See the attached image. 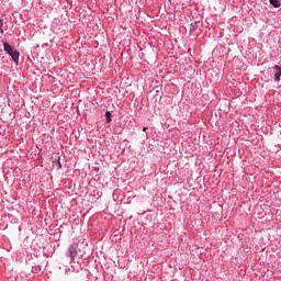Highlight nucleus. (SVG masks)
Returning <instances> with one entry per match:
<instances>
[{"label":"nucleus","instance_id":"20e7f679","mask_svg":"<svg viewBox=\"0 0 281 281\" xmlns=\"http://www.w3.org/2000/svg\"><path fill=\"white\" fill-rule=\"evenodd\" d=\"M270 3L273 8H280L281 5L280 0H270Z\"/></svg>","mask_w":281,"mask_h":281},{"label":"nucleus","instance_id":"423d86ee","mask_svg":"<svg viewBox=\"0 0 281 281\" xmlns=\"http://www.w3.org/2000/svg\"><path fill=\"white\" fill-rule=\"evenodd\" d=\"M0 32L3 34V20L0 19Z\"/></svg>","mask_w":281,"mask_h":281},{"label":"nucleus","instance_id":"39448f33","mask_svg":"<svg viewBox=\"0 0 281 281\" xmlns=\"http://www.w3.org/2000/svg\"><path fill=\"white\" fill-rule=\"evenodd\" d=\"M105 117H106V123H111V112L106 111L105 112Z\"/></svg>","mask_w":281,"mask_h":281},{"label":"nucleus","instance_id":"7ed1b4c3","mask_svg":"<svg viewBox=\"0 0 281 281\" xmlns=\"http://www.w3.org/2000/svg\"><path fill=\"white\" fill-rule=\"evenodd\" d=\"M196 30H199V24H196V22L191 23L190 24V34H192L193 32H196Z\"/></svg>","mask_w":281,"mask_h":281},{"label":"nucleus","instance_id":"f03ea898","mask_svg":"<svg viewBox=\"0 0 281 281\" xmlns=\"http://www.w3.org/2000/svg\"><path fill=\"white\" fill-rule=\"evenodd\" d=\"M272 69H273V74H274V82H278L281 77V67L278 65H274Z\"/></svg>","mask_w":281,"mask_h":281},{"label":"nucleus","instance_id":"f257e3e1","mask_svg":"<svg viewBox=\"0 0 281 281\" xmlns=\"http://www.w3.org/2000/svg\"><path fill=\"white\" fill-rule=\"evenodd\" d=\"M2 45L4 47V52L11 56L13 63H15V65H19V58L21 56V54L19 53V50L12 48V46L5 42V41H2Z\"/></svg>","mask_w":281,"mask_h":281},{"label":"nucleus","instance_id":"0eeeda50","mask_svg":"<svg viewBox=\"0 0 281 281\" xmlns=\"http://www.w3.org/2000/svg\"><path fill=\"white\" fill-rule=\"evenodd\" d=\"M143 131H146V127H144Z\"/></svg>","mask_w":281,"mask_h":281}]
</instances>
